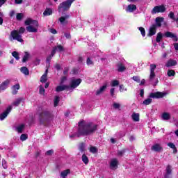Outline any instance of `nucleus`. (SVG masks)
Listing matches in <instances>:
<instances>
[{"instance_id": "obj_32", "label": "nucleus", "mask_w": 178, "mask_h": 178, "mask_svg": "<svg viewBox=\"0 0 178 178\" xmlns=\"http://www.w3.org/2000/svg\"><path fill=\"white\" fill-rule=\"evenodd\" d=\"M82 161L83 162V163H85V165H88V162H90V160L88 159V157L87 156V155H86V154H83L82 155Z\"/></svg>"}, {"instance_id": "obj_6", "label": "nucleus", "mask_w": 178, "mask_h": 178, "mask_svg": "<svg viewBox=\"0 0 178 178\" xmlns=\"http://www.w3.org/2000/svg\"><path fill=\"white\" fill-rule=\"evenodd\" d=\"M165 12H166V8L165 7V6H156L152 9V14L155 15L156 13H163Z\"/></svg>"}, {"instance_id": "obj_58", "label": "nucleus", "mask_w": 178, "mask_h": 178, "mask_svg": "<svg viewBox=\"0 0 178 178\" xmlns=\"http://www.w3.org/2000/svg\"><path fill=\"white\" fill-rule=\"evenodd\" d=\"M57 48L60 52H62V51H63V46H62L61 44L58 45Z\"/></svg>"}, {"instance_id": "obj_56", "label": "nucleus", "mask_w": 178, "mask_h": 178, "mask_svg": "<svg viewBox=\"0 0 178 178\" xmlns=\"http://www.w3.org/2000/svg\"><path fill=\"white\" fill-rule=\"evenodd\" d=\"M67 73H69V67H65L64 68L63 74L66 75V74H67Z\"/></svg>"}, {"instance_id": "obj_38", "label": "nucleus", "mask_w": 178, "mask_h": 178, "mask_svg": "<svg viewBox=\"0 0 178 178\" xmlns=\"http://www.w3.org/2000/svg\"><path fill=\"white\" fill-rule=\"evenodd\" d=\"M12 56L16 59V60H19V59H20V57L19 56V52L17 51H13Z\"/></svg>"}, {"instance_id": "obj_31", "label": "nucleus", "mask_w": 178, "mask_h": 178, "mask_svg": "<svg viewBox=\"0 0 178 178\" xmlns=\"http://www.w3.org/2000/svg\"><path fill=\"white\" fill-rule=\"evenodd\" d=\"M23 130H24V124H22L19 126L16 127V131L17 133L22 134L23 133Z\"/></svg>"}, {"instance_id": "obj_41", "label": "nucleus", "mask_w": 178, "mask_h": 178, "mask_svg": "<svg viewBox=\"0 0 178 178\" xmlns=\"http://www.w3.org/2000/svg\"><path fill=\"white\" fill-rule=\"evenodd\" d=\"M152 102V99L148 98L143 101V105H149Z\"/></svg>"}, {"instance_id": "obj_28", "label": "nucleus", "mask_w": 178, "mask_h": 178, "mask_svg": "<svg viewBox=\"0 0 178 178\" xmlns=\"http://www.w3.org/2000/svg\"><path fill=\"white\" fill-rule=\"evenodd\" d=\"M105 90H106V85H104L99 90H97L96 92V95H99V94H102V92H104Z\"/></svg>"}, {"instance_id": "obj_55", "label": "nucleus", "mask_w": 178, "mask_h": 178, "mask_svg": "<svg viewBox=\"0 0 178 178\" xmlns=\"http://www.w3.org/2000/svg\"><path fill=\"white\" fill-rule=\"evenodd\" d=\"M64 35L67 40H70L72 38V35H70V33H64Z\"/></svg>"}, {"instance_id": "obj_45", "label": "nucleus", "mask_w": 178, "mask_h": 178, "mask_svg": "<svg viewBox=\"0 0 178 178\" xmlns=\"http://www.w3.org/2000/svg\"><path fill=\"white\" fill-rule=\"evenodd\" d=\"M47 77V76L42 75L40 77V82L41 83H47V80H48V79Z\"/></svg>"}, {"instance_id": "obj_42", "label": "nucleus", "mask_w": 178, "mask_h": 178, "mask_svg": "<svg viewBox=\"0 0 178 178\" xmlns=\"http://www.w3.org/2000/svg\"><path fill=\"white\" fill-rule=\"evenodd\" d=\"M27 138H29V136H27V134H22L20 136V140L21 141H26V140H27Z\"/></svg>"}, {"instance_id": "obj_52", "label": "nucleus", "mask_w": 178, "mask_h": 178, "mask_svg": "<svg viewBox=\"0 0 178 178\" xmlns=\"http://www.w3.org/2000/svg\"><path fill=\"white\" fill-rule=\"evenodd\" d=\"M86 63L88 65V66H90V65H94V62H92L89 57L86 60Z\"/></svg>"}, {"instance_id": "obj_50", "label": "nucleus", "mask_w": 178, "mask_h": 178, "mask_svg": "<svg viewBox=\"0 0 178 178\" xmlns=\"http://www.w3.org/2000/svg\"><path fill=\"white\" fill-rule=\"evenodd\" d=\"M113 108H114V109H120V104L115 102L113 104Z\"/></svg>"}, {"instance_id": "obj_10", "label": "nucleus", "mask_w": 178, "mask_h": 178, "mask_svg": "<svg viewBox=\"0 0 178 178\" xmlns=\"http://www.w3.org/2000/svg\"><path fill=\"white\" fill-rule=\"evenodd\" d=\"M12 111V106H9L4 112L0 115V120H4V119Z\"/></svg>"}, {"instance_id": "obj_48", "label": "nucleus", "mask_w": 178, "mask_h": 178, "mask_svg": "<svg viewBox=\"0 0 178 178\" xmlns=\"http://www.w3.org/2000/svg\"><path fill=\"white\" fill-rule=\"evenodd\" d=\"M126 152V149L118 152V156H123V154Z\"/></svg>"}, {"instance_id": "obj_60", "label": "nucleus", "mask_w": 178, "mask_h": 178, "mask_svg": "<svg viewBox=\"0 0 178 178\" xmlns=\"http://www.w3.org/2000/svg\"><path fill=\"white\" fill-rule=\"evenodd\" d=\"M66 80H67L66 76H63L60 80V84H63V83H65V81H66Z\"/></svg>"}, {"instance_id": "obj_46", "label": "nucleus", "mask_w": 178, "mask_h": 178, "mask_svg": "<svg viewBox=\"0 0 178 178\" xmlns=\"http://www.w3.org/2000/svg\"><path fill=\"white\" fill-rule=\"evenodd\" d=\"M138 30L140 31L141 35H142L143 37H145V29H144L143 27H139V28H138Z\"/></svg>"}, {"instance_id": "obj_16", "label": "nucleus", "mask_w": 178, "mask_h": 178, "mask_svg": "<svg viewBox=\"0 0 178 178\" xmlns=\"http://www.w3.org/2000/svg\"><path fill=\"white\" fill-rule=\"evenodd\" d=\"M170 176H172V166L168 165L166 166L164 178H170Z\"/></svg>"}, {"instance_id": "obj_3", "label": "nucleus", "mask_w": 178, "mask_h": 178, "mask_svg": "<svg viewBox=\"0 0 178 178\" xmlns=\"http://www.w3.org/2000/svg\"><path fill=\"white\" fill-rule=\"evenodd\" d=\"M26 26V31L29 33H38V21L33 20L30 18L27 19L25 22Z\"/></svg>"}, {"instance_id": "obj_64", "label": "nucleus", "mask_w": 178, "mask_h": 178, "mask_svg": "<svg viewBox=\"0 0 178 178\" xmlns=\"http://www.w3.org/2000/svg\"><path fill=\"white\" fill-rule=\"evenodd\" d=\"M140 95L141 98H144V89L140 90Z\"/></svg>"}, {"instance_id": "obj_43", "label": "nucleus", "mask_w": 178, "mask_h": 178, "mask_svg": "<svg viewBox=\"0 0 178 178\" xmlns=\"http://www.w3.org/2000/svg\"><path fill=\"white\" fill-rule=\"evenodd\" d=\"M90 152H92V154H96V152H98V149L96 147L92 146L90 148Z\"/></svg>"}, {"instance_id": "obj_25", "label": "nucleus", "mask_w": 178, "mask_h": 178, "mask_svg": "<svg viewBox=\"0 0 178 178\" xmlns=\"http://www.w3.org/2000/svg\"><path fill=\"white\" fill-rule=\"evenodd\" d=\"M22 101H23L22 97L16 99V100L13 103V106H19L20 104H22Z\"/></svg>"}, {"instance_id": "obj_7", "label": "nucleus", "mask_w": 178, "mask_h": 178, "mask_svg": "<svg viewBox=\"0 0 178 178\" xmlns=\"http://www.w3.org/2000/svg\"><path fill=\"white\" fill-rule=\"evenodd\" d=\"M166 92H151L149 94V97L153 99H159L161 98H163L165 95H166Z\"/></svg>"}, {"instance_id": "obj_51", "label": "nucleus", "mask_w": 178, "mask_h": 178, "mask_svg": "<svg viewBox=\"0 0 178 178\" xmlns=\"http://www.w3.org/2000/svg\"><path fill=\"white\" fill-rule=\"evenodd\" d=\"M170 19H172V20H176V18L175 17V13L173 12H170L169 15H168Z\"/></svg>"}, {"instance_id": "obj_63", "label": "nucleus", "mask_w": 178, "mask_h": 178, "mask_svg": "<svg viewBox=\"0 0 178 178\" xmlns=\"http://www.w3.org/2000/svg\"><path fill=\"white\" fill-rule=\"evenodd\" d=\"M15 15V10H11L10 12V17H13Z\"/></svg>"}, {"instance_id": "obj_8", "label": "nucleus", "mask_w": 178, "mask_h": 178, "mask_svg": "<svg viewBox=\"0 0 178 178\" xmlns=\"http://www.w3.org/2000/svg\"><path fill=\"white\" fill-rule=\"evenodd\" d=\"M83 80L81 79H72L70 82V88H77L81 84Z\"/></svg>"}, {"instance_id": "obj_37", "label": "nucleus", "mask_w": 178, "mask_h": 178, "mask_svg": "<svg viewBox=\"0 0 178 178\" xmlns=\"http://www.w3.org/2000/svg\"><path fill=\"white\" fill-rule=\"evenodd\" d=\"M60 101L59 96H56L54 98V107L56 108L59 105V102Z\"/></svg>"}, {"instance_id": "obj_62", "label": "nucleus", "mask_w": 178, "mask_h": 178, "mask_svg": "<svg viewBox=\"0 0 178 178\" xmlns=\"http://www.w3.org/2000/svg\"><path fill=\"white\" fill-rule=\"evenodd\" d=\"M41 63V60L40 58H36L35 61V65H40V63Z\"/></svg>"}, {"instance_id": "obj_15", "label": "nucleus", "mask_w": 178, "mask_h": 178, "mask_svg": "<svg viewBox=\"0 0 178 178\" xmlns=\"http://www.w3.org/2000/svg\"><path fill=\"white\" fill-rule=\"evenodd\" d=\"M164 18L162 17H157L155 19V24H153V26H156V27H162V22H163Z\"/></svg>"}, {"instance_id": "obj_26", "label": "nucleus", "mask_w": 178, "mask_h": 178, "mask_svg": "<svg viewBox=\"0 0 178 178\" xmlns=\"http://www.w3.org/2000/svg\"><path fill=\"white\" fill-rule=\"evenodd\" d=\"M163 120H170V113H163L162 116H161Z\"/></svg>"}, {"instance_id": "obj_57", "label": "nucleus", "mask_w": 178, "mask_h": 178, "mask_svg": "<svg viewBox=\"0 0 178 178\" xmlns=\"http://www.w3.org/2000/svg\"><path fill=\"white\" fill-rule=\"evenodd\" d=\"M110 94H111V97H113L115 95V88H112L110 90Z\"/></svg>"}, {"instance_id": "obj_9", "label": "nucleus", "mask_w": 178, "mask_h": 178, "mask_svg": "<svg viewBox=\"0 0 178 178\" xmlns=\"http://www.w3.org/2000/svg\"><path fill=\"white\" fill-rule=\"evenodd\" d=\"M155 69H156V65L151 64L150 65V74H149V81H152V80H154L155 79V76H156L155 74Z\"/></svg>"}, {"instance_id": "obj_61", "label": "nucleus", "mask_w": 178, "mask_h": 178, "mask_svg": "<svg viewBox=\"0 0 178 178\" xmlns=\"http://www.w3.org/2000/svg\"><path fill=\"white\" fill-rule=\"evenodd\" d=\"M55 54H56V47L54 48V49L51 50V56H54V55H55Z\"/></svg>"}, {"instance_id": "obj_29", "label": "nucleus", "mask_w": 178, "mask_h": 178, "mask_svg": "<svg viewBox=\"0 0 178 178\" xmlns=\"http://www.w3.org/2000/svg\"><path fill=\"white\" fill-rule=\"evenodd\" d=\"M13 94L14 95L17 94V90H20V85L19 83L14 85L13 86Z\"/></svg>"}, {"instance_id": "obj_20", "label": "nucleus", "mask_w": 178, "mask_h": 178, "mask_svg": "<svg viewBox=\"0 0 178 178\" xmlns=\"http://www.w3.org/2000/svg\"><path fill=\"white\" fill-rule=\"evenodd\" d=\"M9 83L10 81L9 79H6L0 85V90H5L6 88H8V86H9Z\"/></svg>"}, {"instance_id": "obj_36", "label": "nucleus", "mask_w": 178, "mask_h": 178, "mask_svg": "<svg viewBox=\"0 0 178 178\" xmlns=\"http://www.w3.org/2000/svg\"><path fill=\"white\" fill-rule=\"evenodd\" d=\"M167 75L168 77H172L173 76H176V72L173 70H168L167 72Z\"/></svg>"}, {"instance_id": "obj_24", "label": "nucleus", "mask_w": 178, "mask_h": 178, "mask_svg": "<svg viewBox=\"0 0 178 178\" xmlns=\"http://www.w3.org/2000/svg\"><path fill=\"white\" fill-rule=\"evenodd\" d=\"M29 59H30V53L28 51H24V56L22 60V63H26Z\"/></svg>"}, {"instance_id": "obj_21", "label": "nucleus", "mask_w": 178, "mask_h": 178, "mask_svg": "<svg viewBox=\"0 0 178 178\" xmlns=\"http://www.w3.org/2000/svg\"><path fill=\"white\" fill-rule=\"evenodd\" d=\"M126 10L127 12H130V13L134 12V10H137V6L134 4H129L127 7Z\"/></svg>"}, {"instance_id": "obj_12", "label": "nucleus", "mask_w": 178, "mask_h": 178, "mask_svg": "<svg viewBox=\"0 0 178 178\" xmlns=\"http://www.w3.org/2000/svg\"><path fill=\"white\" fill-rule=\"evenodd\" d=\"M68 19H70V15H65L63 16H61L58 20L60 23L63 25H66L69 23Z\"/></svg>"}, {"instance_id": "obj_27", "label": "nucleus", "mask_w": 178, "mask_h": 178, "mask_svg": "<svg viewBox=\"0 0 178 178\" xmlns=\"http://www.w3.org/2000/svg\"><path fill=\"white\" fill-rule=\"evenodd\" d=\"M132 119L134 122H140V114L134 113L132 114Z\"/></svg>"}, {"instance_id": "obj_13", "label": "nucleus", "mask_w": 178, "mask_h": 178, "mask_svg": "<svg viewBox=\"0 0 178 178\" xmlns=\"http://www.w3.org/2000/svg\"><path fill=\"white\" fill-rule=\"evenodd\" d=\"M164 37H166L167 38H172L173 41H175V42H177L178 38L176 34L172 33V32L167 31L163 35Z\"/></svg>"}, {"instance_id": "obj_35", "label": "nucleus", "mask_w": 178, "mask_h": 178, "mask_svg": "<svg viewBox=\"0 0 178 178\" xmlns=\"http://www.w3.org/2000/svg\"><path fill=\"white\" fill-rule=\"evenodd\" d=\"M162 38H163V34H162L161 32H159L156 38V42H161V40H162Z\"/></svg>"}, {"instance_id": "obj_14", "label": "nucleus", "mask_w": 178, "mask_h": 178, "mask_svg": "<svg viewBox=\"0 0 178 178\" xmlns=\"http://www.w3.org/2000/svg\"><path fill=\"white\" fill-rule=\"evenodd\" d=\"M156 29H158L156 25L152 24L149 28L148 36L152 37V35H155L156 34Z\"/></svg>"}, {"instance_id": "obj_5", "label": "nucleus", "mask_w": 178, "mask_h": 178, "mask_svg": "<svg viewBox=\"0 0 178 178\" xmlns=\"http://www.w3.org/2000/svg\"><path fill=\"white\" fill-rule=\"evenodd\" d=\"M76 0H66L60 3L58 6V12L61 13V15H63L64 12H67L69 9H70V6H72V3L74 2Z\"/></svg>"}, {"instance_id": "obj_33", "label": "nucleus", "mask_w": 178, "mask_h": 178, "mask_svg": "<svg viewBox=\"0 0 178 178\" xmlns=\"http://www.w3.org/2000/svg\"><path fill=\"white\" fill-rule=\"evenodd\" d=\"M67 175H70V169H67L65 170H63L60 173V176H62V177H66Z\"/></svg>"}, {"instance_id": "obj_17", "label": "nucleus", "mask_w": 178, "mask_h": 178, "mask_svg": "<svg viewBox=\"0 0 178 178\" xmlns=\"http://www.w3.org/2000/svg\"><path fill=\"white\" fill-rule=\"evenodd\" d=\"M177 65V61L176 60L170 58L165 63V67H172L173 66H176Z\"/></svg>"}, {"instance_id": "obj_53", "label": "nucleus", "mask_w": 178, "mask_h": 178, "mask_svg": "<svg viewBox=\"0 0 178 178\" xmlns=\"http://www.w3.org/2000/svg\"><path fill=\"white\" fill-rule=\"evenodd\" d=\"M51 59H52L51 55H49V56H47V58L46 59V63H48V65H49V63H51Z\"/></svg>"}, {"instance_id": "obj_59", "label": "nucleus", "mask_w": 178, "mask_h": 178, "mask_svg": "<svg viewBox=\"0 0 178 178\" xmlns=\"http://www.w3.org/2000/svg\"><path fill=\"white\" fill-rule=\"evenodd\" d=\"M50 33H51V34H56L58 33V31L55 29H51Z\"/></svg>"}, {"instance_id": "obj_54", "label": "nucleus", "mask_w": 178, "mask_h": 178, "mask_svg": "<svg viewBox=\"0 0 178 178\" xmlns=\"http://www.w3.org/2000/svg\"><path fill=\"white\" fill-rule=\"evenodd\" d=\"M52 154H54V150L53 149H50L46 152L45 155H47L48 156H51V155H52Z\"/></svg>"}, {"instance_id": "obj_11", "label": "nucleus", "mask_w": 178, "mask_h": 178, "mask_svg": "<svg viewBox=\"0 0 178 178\" xmlns=\"http://www.w3.org/2000/svg\"><path fill=\"white\" fill-rule=\"evenodd\" d=\"M151 149L152 151H154V152H162L163 151V147L159 143H156L151 147Z\"/></svg>"}, {"instance_id": "obj_18", "label": "nucleus", "mask_w": 178, "mask_h": 178, "mask_svg": "<svg viewBox=\"0 0 178 178\" xmlns=\"http://www.w3.org/2000/svg\"><path fill=\"white\" fill-rule=\"evenodd\" d=\"M70 86L67 85L58 86L56 88V91L57 92H60V91H65V90H69Z\"/></svg>"}, {"instance_id": "obj_30", "label": "nucleus", "mask_w": 178, "mask_h": 178, "mask_svg": "<svg viewBox=\"0 0 178 178\" xmlns=\"http://www.w3.org/2000/svg\"><path fill=\"white\" fill-rule=\"evenodd\" d=\"M44 16H51L52 15V9L51 8H46L43 13Z\"/></svg>"}, {"instance_id": "obj_2", "label": "nucleus", "mask_w": 178, "mask_h": 178, "mask_svg": "<svg viewBox=\"0 0 178 178\" xmlns=\"http://www.w3.org/2000/svg\"><path fill=\"white\" fill-rule=\"evenodd\" d=\"M54 120V114L49 111L44 110L39 114V122L40 124L47 126L49 123Z\"/></svg>"}, {"instance_id": "obj_22", "label": "nucleus", "mask_w": 178, "mask_h": 178, "mask_svg": "<svg viewBox=\"0 0 178 178\" xmlns=\"http://www.w3.org/2000/svg\"><path fill=\"white\" fill-rule=\"evenodd\" d=\"M119 162L118 161V159H113L110 163V168L111 169H113L115 168V169H117L118 168V163Z\"/></svg>"}, {"instance_id": "obj_40", "label": "nucleus", "mask_w": 178, "mask_h": 178, "mask_svg": "<svg viewBox=\"0 0 178 178\" xmlns=\"http://www.w3.org/2000/svg\"><path fill=\"white\" fill-rule=\"evenodd\" d=\"M39 93L41 95H45V89L41 85L40 86V88H39Z\"/></svg>"}, {"instance_id": "obj_39", "label": "nucleus", "mask_w": 178, "mask_h": 178, "mask_svg": "<svg viewBox=\"0 0 178 178\" xmlns=\"http://www.w3.org/2000/svg\"><path fill=\"white\" fill-rule=\"evenodd\" d=\"M79 150L81 151V152H84V151H86V144H84V143H80Z\"/></svg>"}, {"instance_id": "obj_4", "label": "nucleus", "mask_w": 178, "mask_h": 178, "mask_svg": "<svg viewBox=\"0 0 178 178\" xmlns=\"http://www.w3.org/2000/svg\"><path fill=\"white\" fill-rule=\"evenodd\" d=\"M26 31V28L21 26L19 29L17 30H13L11 31V37L13 40H16V41H18V42H24L23 38H22V34H24Z\"/></svg>"}, {"instance_id": "obj_34", "label": "nucleus", "mask_w": 178, "mask_h": 178, "mask_svg": "<svg viewBox=\"0 0 178 178\" xmlns=\"http://www.w3.org/2000/svg\"><path fill=\"white\" fill-rule=\"evenodd\" d=\"M168 146L173 149L174 154H176V152H177V148H176V145H175L173 143H168Z\"/></svg>"}, {"instance_id": "obj_19", "label": "nucleus", "mask_w": 178, "mask_h": 178, "mask_svg": "<svg viewBox=\"0 0 178 178\" xmlns=\"http://www.w3.org/2000/svg\"><path fill=\"white\" fill-rule=\"evenodd\" d=\"M117 69H118V72H120L122 73L124 72V70H126V66H124V65H123L122 63H118L117 64Z\"/></svg>"}, {"instance_id": "obj_23", "label": "nucleus", "mask_w": 178, "mask_h": 178, "mask_svg": "<svg viewBox=\"0 0 178 178\" xmlns=\"http://www.w3.org/2000/svg\"><path fill=\"white\" fill-rule=\"evenodd\" d=\"M21 73H23L25 76H29L30 74V71L29 70V68L27 67H22L20 68Z\"/></svg>"}, {"instance_id": "obj_49", "label": "nucleus", "mask_w": 178, "mask_h": 178, "mask_svg": "<svg viewBox=\"0 0 178 178\" xmlns=\"http://www.w3.org/2000/svg\"><path fill=\"white\" fill-rule=\"evenodd\" d=\"M132 79L136 81V83H140L141 81V79H140V76H134L132 77Z\"/></svg>"}, {"instance_id": "obj_44", "label": "nucleus", "mask_w": 178, "mask_h": 178, "mask_svg": "<svg viewBox=\"0 0 178 178\" xmlns=\"http://www.w3.org/2000/svg\"><path fill=\"white\" fill-rule=\"evenodd\" d=\"M117 86H119V81L116 79L112 81L111 87H116Z\"/></svg>"}, {"instance_id": "obj_47", "label": "nucleus", "mask_w": 178, "mask_h": 178, "mask_svg": "<svg viewBox=\"0 0 178 178\" xmlns=\"http://www.w3.org/2000/svg\"><path fill=\"white\" fill-rule=\"evenodd\" d=\"M23 16H24L23 13H17V16H16L17 20L20 22V20H22V19H23Z\"/></svg>"}, {"instance_id": "obj_1", "label": "nucleus", "mask_w": 178, "mask_h": 178, "mask_svg": "<svg viewBox=\"0 0 178 178\" xmlns=\"http://www.w3.org/2000/svg\"><path fill=\"white\" fill-rule=\"evenodd\" d=\"M98 130V125L93 122H86V120H81L78 122V129L76 133L70 135V138L77 137L78 138L83 136L87 137L92 136Z\"/></svg>"}]
</instances>
